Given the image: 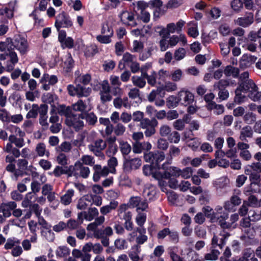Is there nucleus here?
Masks as SVG:
<instances>
[{"instance_id": "2eb2a0df", "label": "nucleus", "mask_w": 261, "mask_h": 261, "mask_svg": "<svg viewBox=\"0 0 261 261\" xmlns=\"http://www.w3.org/2000/svg\"><path fill=\"white\" fill-rule=\"evenodd\" d=\"M105 221L104 216H100L95 219L93 222L89 224L87 226V230L93 232V233H96L98 230H103V229L98 228V226L102 225Z\"/></svg>"}, {"instance_id": "052dcab7", "label": "nucleus", "mask_w": 261, "mask_h": 261, "mask_svg": "<svg viewBox=\"0 0 261 261\" xmlns=\"http://www.w3.org/2000/svg\"><path fill=\"white\" fill-rule=\"evenodd\" d=\"M134 11L136 14L138 11H140V13L145 11V9L148 7L147 4L143 1H139L136 5L134 4Z\"/></svg>"}, {"instance_id": "412c9836", "label": "nucleus", "mask_w": 261, "mask_h": 261, "mask_svg": "<svg viewBox=\"0 0 261 261\" xmlns=\"http://www.w3.org/2000/svg\"><path fill=\"white\" fill-rule=\"evenodd\" d=\"M253 15L251 13H249L244 17L238 18L236 20V23L243 27L246 28L250 25L253 22Z\"/></svg>"}, {"instance_id": "6e6d98bb", "label": "nucleus", "mask_w": 261, "mask_h": 261, "mask_svg": "<svg viewBox=\"0 0 261 261\" xmlns=\"http://www.w3.org/2000/svg\"><path fill=\"white\" fill-rule=\"evenodd\" d=\"M82 161V163L83 165H86L89 166H94L95 165V161L93 156L89 155H83L81 159Z\"/></svg>"}, {"instance_id": "4be33fe9", "label": "nucleus", "mask_w": 261, "mask_h": 261, "mask_svg": "<svg viewBox=\"0 0 261 261\" xmlns=\"http://www.w3.org/2000/svg\"><path fill=\"white\" fill-rule=\"evenodd\" d=\"M253 134V132L251 127L249 125H246L241 129L239 139L242 141H247V138H252Z\"/></svg>"}, {"instance_id": "39448f33", "label": "nucleus", "mask_w": 261, "mask_h": 261, "mask_svg": "<svg viewBox=\"0 0 261 261\" xmlns=\"http://www.w3.org/2000/svg\"><path fill=\"white\" fill-rule=\"evenodd\" d=\"M158 124V122L155 118L151 119L145 118L144 120L140 123L139 125L141 128L145 129L144 131L145 135L147 137H149L155 134V127Z\"/></svg>"}, {"instance_id": "473e14b6", "label": "nucleus", "mask_w": 261, "mask_h": 261, "mask_svg": "<svg viewBox=\"0 0 261 261\" xmlns=\"http://www.w3.org/2000/svg\"><path fill=\"white\" fill-rule=\"evenodd\" d=\"M98 210L96 207H89L87 211H85V219L91 221L98 216Z\"/></svg>"}, {"instance_id": "ea45409f", "label": "nucleus", "mask_w": 261, "mask_h": 261, "mask_svg": "<svg viewBox=\"0 0 261 261\" xmlns=\"http://www.w3.org/2000/svg\"><path fill=\"white\" fill-rule=\"evenodd\" d=\"M70 254V249L65 246H61L57 248L56 251L57 256L64 258L67 257Z\"/></svg>"}, {"instance_id": "79ce46f5", "label": "nucleus", "mask_w": 261, "mask_h": 261, "mask_svg": "<svg viewBox=\"0 0 261 261\" xmlns=\"http://www.w3.org/2000/svg\"><path fill=\"white\" fill-rule=\"evenodd\" d=\"M187 145L193 151H196L200 144V139L196 137H193L186 141Z\"/></svg>"}, {"instance_id": "7c9ffc66", "label": "nucleus", "mask_w": 261, "mask_h": 261, "mask_svg": "<svg viewBox=\"0 0 261 261\" xmlns=\"http://www.w3.org/2000/svg\"><path fill=\"white\" fill-rule=\"evenodd\" d=\"M180 153V149L179 147L173 145L170 146L169 152L167 154V162L170 164L172 158L174 156H178Z\"/></svg>"}, {"instance_id": "f257e3e1", "label": "nucleus", "mask_w": 261, "mask_h": 261, "mask_svg": "<svg viewBox=\"0 0 261 261\" xmlns=\"http://www.w3.org/2000/svg\"><path fill=\"white\" fill-rule=\"evenodd\" d=\"M69 171L70 177L74 176L76 178H87L90 173L89 168L83 165L81 161H77L74 165L69 166Z\"/></svg>"}, {"instance_id": "69168bd1", "label": "nucleus", "mask_w": 261, "mask_h": 261, "mask_svg": "<svg viewBox=\"0 0 261 261\" xmlns=\"http://www.w3.org/2000/svg\"><path fill=\"white\" fill-rule=\"evenodd\" d=\"M58 148L61 152H69L71 150L72 145L70 142L65 141L61 143V144L58 147Z\"/></svg>"}, {"instance_id": "4d7b16f0", "label": "nucleus", "mask_w": 261, "mask_h": 261, "mask_svg": "<svg viewBox=\"0 0 261 261\" xmlns=\"http://www.w3.org/2000/svg\"><path fill=\"white\" fill-rule=\"evenodd\" d=\"M57 163L63 166H65L68 165V158L67 155L63 152H60L56 157Z\"/></svg>"}, {"instance_id": "c9c22d12", "label": "nucleus", "mask_w": 261, "mask_h": 261, "mask_svg": "<svg viewBox=\"0 0 261 261\" xmlns=\"http://www.w3.org/2000/svg\"><path fill=\"white\" fill-rule=\"evenodd\" d=\"M9 141L11 143L14 144L15 145V146L18 148H21L25 144L23 138H21V137L17 138L14 135H11L9 136Z\"/></svg>"}, {"instance_id": "5fc2aeb1", "label": "nucleus", "mask_w": 261, "mask_h": 261, "mask_svg": "<svg viewBox=\"0 0 261 261\" xmlns=\"http://www.w3.org/2000/svg\"><path fill=\"white\" fill-rule=\"evenodd\" d=\"M185 121H187L186 117H184L182 119H178L173 123V127L177 130H182L185 127Z\"/></svg>"}, {"instance_id": "aec40b11", "label": "nucleus", "mask_w": 261, "mask_h": 261, "mask_svg": "<svg viewBox=\"0 0 261 261\" xmlns=\"http://www.w3.org/2000/svg\"><path fill=\"white\" fill-rule=\"evenodd\" d=\"M121 20L124 24L129 26L135 27L137 25L134 19V14L127 11L122 13Z\"/></svg>"}, {"instance_id": "13d9d810", "label": "nucleus", "mask_w": 261, "mask_h": 261, "mask_svg": "<svg viewBox=\"0 0 261 261\" xmlns=\"http://www.w3.org/2000/svg\"><path fill=\"white\" fill-rule=\"evenodd\" d=\"M169 135L168 139L170 143L177 144L180 141V136L178 132L173 131L171 132Z\"/></svg>"}, {"instance_id": "c756f323", "label": "nucleus", "mask_w": 261, "mask_h": 261, "mask_svg": "<svg viewBox=\"0 0 261 261\" xmlns=\"http://www.w3.org/2000/svg\"><path fill=\"white\" fill-rule=\"evenodd\" d=\"M35 151L37 155L39 156H43L44 155L48 156L49 152L46 148V145L44 143H39L36 145Z\"/></svg>"}, {"instance_id": "cd10ccee", "label": "nucleus", "mask_w": 261, "mask_h": 261, "mask_svg": "<svg viewBox=\"0 0 261 261\" xmlns=\"http://www.w3.org/2000/svg\"><path fill=\"white\" fill-rule=\"evenodd\" d=\"M238 84V87L244 90V93H247L251 89L255 88L257 86L252 80L244 82H239Z\"/></svg>"}, {"instance_id": "a19ab883", "label": "nucleus", "mask_w": 261, "mask_h": 261, "mask_svg": "<svg viewBox=\"0 0 261 261\" xmlns=\"http://www.w3.org/2000/svg\"><path fill=\"white\" fill-rule=\"evenodd\" d=\"M53 174L56 177H59L62 174H67L68 177H70V172L69 171V166L66 167V169L63 167L57 166L55 168Z\"/></svg>"}, {"instance_id": "c03bdc74", "label": "nucleus", "mask_w": 261, "mask_h": 261, "mask_svg": "<svg viewBox=\"0 0 261 261\" xmlns=\"http://www.w3.org/2000/svg\"><path fill=\"white\" fill-rule=\"evenodd\" d=\"M107 31L110 33L109 34H105V35H98L96 37L97 40L99 42L106 44L111 42V37L113 35V32H112L111 30H110V29H108Z\"/></svg>"}, {"instance_id": "a211bd4d", "label": "nucleus", "mask_w": 261, "mask_h": 261, "mask_svg": "<svg viewBox=\"0 0 261 261\" xmlns=\"http://www.w3.org/2000/svg\"><path fill=\"white\" fill-rule=\"evenodd\" d=\"M205 217L210 219L211 222L214 223L218 221L219 217L217 216V213L210 206H205L202 209Z\"/></svg>"}, {"instance_id": "8fccbe9b", "label": "nucleus", "mask_w": 261, "mask_h": 261, "mask_svg": "<svg viewBox=\"0 0 261 261\" xmlns=\"http://www.w3.org/2000/svg\"><path fill=\"white\" fill-rule=\"evenodd\" d=\"M166 106L168 108H175L177 106L179 101H178V95L176 97L170 96L166 99Z\"/></svg>"}, {"instance_id": "1a4fd4ad", "label": "nucleus", "mask_w": 261, "mask_h": 261, "mask_svg": "<svg viewBox=\"0 0 261 261\" xmlns=\"http://www.w3.org/2000/svg\"><path fill=\"white\" fill-rule=\"evenodd\" d=\"M72 25V21L64 12H62L57 16L55 21V27L58 31H59L62 27L69 28L71 27Z\"/></svg>"}, {"instance_id": "b1692460", "label": "nucleus", "mask_w": 261, "mask_h": 261, "mask_svg": "<svg viewBox=\"0 0 261 261\" xmlns=\"http://www.w3.org/2000/svg\"><path fill=\"white\" fill-rule=\"evenodd\" d=\"M223 73L226 76H232L233 78H237L239 77L240 70L237 67L228 65L224 68Z\"/></svg>"}, {"instance_id": "bb28decb", "label": "nucleus", "mask_w": 261, "mask_h": 261, "mask_svg": "<svg viewBox=\"0 0 261 261\" xmlns=\"http://www.w3.org/2000/svg\"><path fill=\"white\" fill-rule=\"evenodd\" d=\"M74 194V191L73 189L67 190L66 193L60 198L61 202L65 205H69L72 201V197Z\"/></svg>"}, {"instance_id": "f3484780", "label": "nucleus", "mask_w": 261, "mask_h": 261, "mask_svg": "<svg viewBox=\"0 0 261 261\" xmlns=\"http://www.w3.org/2000/svg\"><path fill=\"white\" fill-rule=\"evenodd\" d=\"M40 224L42 225L44 229L41 230V236L44 238L47 241L49 242H53L55 238L54 233L48 227L47 224L45 221H43V223H40Z\"/></svg>"}, {"instance_id": "ddd939ff", "label": "nucleus", "mask_w": 261, "mask_h": 261, "mask_svg": "<svg viewBox=\"0 0 261 261\" xmlns=\"http://www.w3.org/2000/svg\"><path fill=\"white\" fill-rule=\"evenodd\" d=\"M129 204L133 207H136L138 211H144L148 207L147 200H142L138 196L131 197L129 201Z\"/></svg>"}, {"instance_id": "6e6552de", "label": "nucleus", "mask_w": 261, "mask_h": 261, "mask_svg": "<svg viewBox=\"0 0 261 261\" xmlns=\"http://www.w3.org/2000/svg\"><path fill=\"white\" fill-rule=\"evenodd\" d=\"M11 45L13 47V50L16 48L18 50L21 54H25L28 47L27 40L20 35L15 36L14 39H12Z\"/></svg>"}, {"instance_id": "9b49d317", "label": "nucleus", "mask_w": 261, "mask_h": 261, "mask_svg": "<svg viewBox=\"0 0 261 261\" xmlns=\"http://www.w3.org/2000/svg\"><path fill=\"white\" fill-rule=\"evenodd\" d=\"M93 179L95 182L98 181L101 177L107 176L110 172L108 167H102L100 165L98 164H96L93 166Z\"/></svg>"}, {"instance_id": "f704fd0d", "label": "nucleus", "mask_w": 261, "mask_h": 261, "mask_svg": "<svg viewBox=\"0 0 261 261\" xmlns=\"http://www.w3.org/2000/svg\"><path fill=\"white\" fill-rule=\"evenodd\" d=\"M243 92H244V91L239 87H238L235 90L236 95L234 98V100L239 105L243 103L247 100L246 96L242 93Z\"/></svg>"}, {"instance_id": "6ab92c4d", "label": "nucleus", "mask_w": 261, "mask_h": 261, "mask_svg": "<svg viewBox=\"0 0 261 261\" xmlns=\"http://www.w3.org/2000/svg\"><path fill=\"white\" fill-rule=\"evenodd\" d=\"M71 108L73 111L80 112L81 113H85L91 110V108L86 104V102L82 99H79L77 102L72 104Z\"/></svg>"}, {"instance_id": "f8f14e48", "label": "nucleus", "mask_w": 261, "mask_h": 261, "mask_svg": "<svg viewBox=\"0 0 261 261\" xmlns=\"http://www.w3.org/2000/svg\"><path fill=\"white\" fill-rule=\"evenodd\" d=\"M142 165L141 160L139 158L125 159L123 168L126 172H130L133 170L139 169Z\"/></svg>"}, {"instance_id": "e433bc0d", "label": "nucleus", "mask_w": 261, "mask_h": 261, "mask_svg": "<svg viewBox=\"0 0 261 261\" xmlns=\"http://www.w3.org/2000/svg\"><path fill=\"white\" fill-rule=\"evenodd\" d=\"M71 109V107L62 105L59 106L57 111L59 115L65 116L66 119H67L68 116H70L73 113Z\"/></svg>"}, {"instance_id": "e2e57ef3", "label": "nucleus", "mask_w": 261, "mask_h": 261, "mask_svg": "<svg viewBox=\"0 0 261 261\" xmlns=\"http://www.w3.org/2000/svg\"><path fill=\"white\" fill-rule=\"evenodd\" d=\"M31 179L29 177L24 178L21 182L17 185V189L20 192H23L27 191V188L26 184H28L30 181Z\"/></svg>"}, {"instance_id": "864d4df0", "label": "nucleus", "mask_w": 261, "mask_h": 261, "mask_svg": "<svg viewBox=\"0 0 261 261\" xmlns=\"http://www.w3.org/2000/svg\"><path fill=\"white\" fill-rule=\"evenodd\" d=\"M244 122L248 124H252L256 121V115L252 112H248L243 117Z\"/></svg>"}, {"instance_id": "4468645a", "label": "nucleus", "mask_w": 261, "mask_h": 261, "mask_svg": "<svg viewBox=\"0 0 261 261\" xmlns=\"http://www.w3.org/2000/svg\"><path fill=\"white\" fill-rule=\"evenodd\" d=\"M242 200L239 196L237 195H233L230 198L229 200L226 201L224 204V208L228 211H235V207L239 205L241 203Z\"/></svg>"}, {"instance_id": "0e129e2a", "label": "nucleus", "mask_w": 261, "mask_h": 261, "mask_svg": "<svg viewBox=\"0 0 261 261\" xmlns=\"http://www.w3.org/2000/svg\"><path fill=\"white\" fill-rule=\"evenodd\" d=\"M229 84V82L228 81L226 80H221L214 84V87L219 90L225 89V88L227 87Z\"/></svg>"}, {"instance_id": "20e7f679", "label": "nucleus", "mask_w": 261, "mask_h": 261, "mask_svg": "<svg viewBox=\"0 0 261 261\" xmlns=\"http://www.w3.org/2000/svg\"><path fill=\"white\" fill-rule=\"evenodd\" d=\"M83 114H75L72 113L67 119H65V123L69 127L77 132L83 128L84 123L83 121Z\"/></svg>"}, {"instance_id": "58836bf2", "label": "nucleus", "mask_w": 261, "mask_h": 261, "mask_svg": "<svg viewBox=\"0 0 261 261\" xmlns=\"http://www.w3.org/2000/svg\"><path fill=\"white\" fill-rule=\"evenodd\" d=\"M132 249L133 251L128 252V256L132 261H139L140 259L139 255L140 252V246L139 245H134Z\"/></svg>"}, {"instance_id": "3c124183", "label": "nucleus", "mask_w": 261, "mask_h": 261, "mask_svg": "<svg viewBox=\"0 0 261 261\" xmlns=\"http://www.w3.org/2000/svg\"><path fill=\"white\" fill-rule=\"evenodd\" d=\"M144 113L140 111H136L132 114V120L134 122L141 123L145 118Z\"/></svg>"}, {"instance_id": "dca6fc26", "label": "nucleus", "mask_w": 261, "mask_h": 261, "mask_svg": "<svg viewBox=\"0 0 261 261\" xmlns=\"http://www.w3.org/2000/svg\"><path fill=\"white\" fill-rule=\"evenodd\" d=\"M17 206L14 201H10L6 203H2L0 205V213L3 214L4 217H9L11 216V211L14 210Z\"/></svg>"}, {"instance_id": "09e8293b", "label": "nucleus", "mask_w": 261, "mask_h": 261, "mask_svg": "<svg viewBox=\"0 0 261 261\" xmlns=\"http://www.w3.org/2000/svg\"><path fill=\"white\" fill-rule=\"evenodd\" d=\"M220 254L219 251L213 249L210 253L205 254L204 259L206 260H216L218 258Z\"/></svg>"}, {"instance_id": "2f4dec72", "label": "nucleus", "mask_w": 261, "mask_h": 261, "mask_svg": "<svg viewBox=\"0 0 261 261\" xmlns=\"http://www.w3.org/2000/svg\"><path fill=\"white\" fill-rule=\"evenodd\" d=\"M118 202L116 201H112L109 205L102 206L100 209L101 214L106 215L110 213L112 210H115L118 206Z\"/></svg>"}, {"instance_id": "7ed1b4c3", "label": "nucleus", "mask_w": 261, "mask_h": 261, "mask_svg": "<svg viewBox=\"0 0 261 261\" xmlns=\"http://www.w3.org/2000/svg\"><path fill=\"white\" fill-rule=\"evenodd\" d=\"M165 158V153L159 150L150 152L144 155L146 162L150 163L152 167L158 169H161V166L160 165V163L164 161Z\"/></svg>"}, {"instance_id": "de8ad7c7", "label": "nucleus", "mask_w": 261, "mask_h": 261, "mask_svg": "<svg viewBox=\"0 0 261 261\" xmlns=\"http://www.w3.org/2000/svg\"><path fill=\"white\" fill-rule=\"evenodd\" d=\"M119 145L120 151L124 155L128 154L132 150L130 145L127 142L120 140Z\"/></svg>"}, {"instance_id": "603ef678", "label": "nucleus", "mask_w": 261, "mask_h": 261, "mask_svg": "<svg viewBox=\"0 0 261 261\" xmlns=\"http://www.w3.org/2000/svg\"><path fill=\"white\" fill-rule=\"evenodd\" d=\"M169 142L163 138H159L156 142L157 148L160 150H166L169 147Z\"/></svg>"}, {"instance_id": "774afa93", "label": "nucleus", "mask_w": 261, "mask_h": 261, "mask_svg": "<svg viewBox=\"0 0 261 261\" xmlns=\"http://www.w3.org/2000/svg\"><path fill=\"white\" fill-rule=\"evenodd\" d=\"M171 132V128L167 125H163L160 128L159 133L162 137H167Z\"/></svg>"}, {"instance_id": "49530a36", "label": "nucleus", "mask_w": 261, "mask_h": 261, "mask_svg": "<svg viewBox=\"0 0 261 261\" xmlns=\"http://www.w3.org/2000/svg\"><path fill=\"white\" fill-rule=\"evenodd\" d=\"M115 124V135L117 136H121L123 135L126 130V127L124 126V125L120 122Z\"/></svg>"}, {"instance_id": "37998d69", "label": "nucleus", "mask_w": 261, "mask_h": 261, "mask_svg": "<svg viewBox=\"0 0 261 261\" xmlns=\"http://www.w3.org/2000/svg\"><path fill=\"white\" fill-rule=\"evenodd\" d=\"M83 114L84 115L83 119H85L89 125H94L97 122V117L93 113L91 112L89 113L87 112Z\"/></svg>"}, {"instance_id": "a878e982", "label": "nucleus", "mask_w": 261, "mask_h": 261, "mask_svg": "<svg viewBox=\"0 0 261 261\" xmlns=\"http://www.w3.org/2000/svg\"><path fill=\"white\" fill-rule=\"evenodd\" d=\"M91 198L89 196V194L84 195L79 199L76 205L77 209L80 210H85L87 208L89 204L90 203Z\"/></svg>"}, {"instance_id": "c85d7f7f", "label": "nucleus", "mask_w": 261, "mask_h": 261, "mask_svg": "<svg viewBox=\"0 0 261 261\" xmlns=\"http://www.w3.org/2000/svg\"><path fill=\"white\" fill-rule=\"evenodd\" d=\"M142 75L147 80V83L152 87L155 86L156 84L157 73L153 71L150 74H148L145 71H142Z\"/></svg>"}, {"instance_id": "bf43d9fd", "label": "nucleus", "mask_w": 261, "mask_h": 261, "mask_svg": "<svg viewBox=\"0 0 261 261\" xmlns=\"http://www.w3.org/2000/svg\"><path fill=\"white\" fill-rule=\"evenodd\" d=\"M248 96L253 101H257L259 99L261 95L258 91V88L257 86L256 88L251 89L248 91Z\"/></svg>"}, {"instance_id": "f03ea898", "label": "nucleus", "mask_w": 261, "mask_h": 261, "mask_svg": "<svg viewBox=\"0 0 261 261\" xmlns=\"http://www.w3.org/2000/svg\"><path fill=\"white\" fill-rule=\"evenodd\" d=\"M106 147L107 142L101 138L94 140L88 146L89 150L92 152L94 155L101 159H104L105 158L103 151Z\"/></svg>"}, {"instance_id": "9d476101", "label": "nucleus", "mask_w": 261, "mask_h": 261, "mask_svg": "<svg viewBox=\"0 0 261 261\" xmlns=\"http://www.w3.org/2000/svg\"><path fill=\"white\" fill-rule=\"evenodd\" d=\"M179 103L185 106L192 105L194 102V95L189 91L181 90L178 93Z\"/></svg>"}, {"instance_id": "4c0bfd02", "label": "nucleus", "mask_w": 261, "mask_h": 261, "mask_svg": "<svg viewBox=\"0 0 261 261\" xmlns=\"http://www.w3.org/2000/svg\"><path fill=\"white\" fill-rule=\"evenodd\" d=\"M132 81L133 85L139 88H144L146 84L145 78H144V77H143V76L142 75L141 76H133L132 78Z\"/></svg>"}, {"instance_id": "680f3d73", "label": "nucleus", "mask_w": 261, "mask_h": 261, "mask_svg": "<svg viewBox=\"0 0 261 261\" xmlns=\"http://www.w3.org/2000/svg\"><path fill=\"white\" fill-rule=\"evenodd\" d=\"M12 39L7 38L5 42H0V50L3 51L7 49L9 51L13 50V47L11 46Z\"/></svg>"}, {"instance_id": "5701e85b", "label": "nucleus", "mask_w": 261, "mask_h": 261, "mask_svg": "<svg viewBox=\"0 0 261 261\" xmlns=\"http://www.w3.org/2000/svg\"><path fill=\"white\" fill-rule=\"evenodd\" d=\"M256 59V57L252 56L244 55L239 62L240 67L242 69H245L250 67L253 62Z\"/></svg>"}, {"instance_id": "338daca9", "label": "nucleus", "mask_w": 261, "mask_h": 261, "mask_svg": "<svg viewBox=\"0 0 261 261\" xmlns=\"http://www.w3.org/2000/svg\"><path fill=\"white\" fill-rule=\"evenodd\" d=\"M120 116V121L122 123H128L132 120V114L127 112H123L121 113Z\"/></svg>"}, {"instance_id": "423d86ee", "label": "nucleus", "mask_w": 261, "mask_h": 261, "mask_svg": "<svg viewBox=\"0 0 261 261\" xmlns=\"http://www.w3.org/2000/svg\"><path fill=\"white\" fill-rule=\"evenodd\" d=\"M41 193L42 195L47 196L48 202L56 205L54 206V208L55 209L59 204V201L56 199V193L53 191V186L49 184L43 185L41 188Z\"/></svg>"}, {"instance_id": "72a5a7b5", "label": "nucleus", "mask_w": 261, "mask_h": 261, "mask_svg": "<svg viewBox=\"0 0 261 261\" xmlns=\"http://www.w3.org/2000/svg\"><path fill=\"white\" fill-rule=\"evenodd\" d=\"M77 96L81 97H87L91 93V89L90 88H86L81 85H76Z\"/></svg>"}, {"instance_id": "393cba45", "label": "nucleus", "mask_w": 261, "mask_h": 261, "mask_svg": "<svg viewBox=\"0 0 261 261\" xmlns=\"http://www.w3.org/2000/svg\"><path fill=\"white\" fill-rule=\"evenodd\" d=\"M113 105L117 109H120L122 107L125 108L130 107V104L128 102V98L125 97L121 98L120 97H117L113 100Z\"/></svg>"}, {"instance_id": "0eeeda50", "label": "nucleus", "mask_w": 261, "mask_h": 261, "mask_svg": "<svg viewBox=\"0 0 261 261\" xmlns=\"http://www.w3.org/2000/svg\"><path fill=\"white\" fill-rule=\"evenodd\" d=\"M113 234V230L110 226H107L103 230H98L96 233H93V237L97 239H101V244L105 247L109 245V239Z\"/></svg>"}, {"instance_id": "a18cd8bd", "label": "nucleus", "mask_w": 261, "mask_h": 261, "mask_svg": "<svg viewBox=\"0 0 261 261\" xmlns=\"http://www.w3.org/2000/svg\"><path fill=\"white\" fill-rule=\"evenodd\" d=\"M208 109L214 110L215 113L217 115L222 114L224 111V108L221 105H218L216 102H211L208 104Z\"/></svg>"}]
</instances>
